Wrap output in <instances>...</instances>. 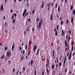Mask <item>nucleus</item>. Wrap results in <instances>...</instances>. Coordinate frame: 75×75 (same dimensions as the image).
<instances>
[{
    "label": "nucleus",
    "instance_id": "nucleus-1",
    "mask_svg": "<svg viewBox=\"0 0 75 75\" xmlns=\"http://www.w3.org/2000/svg\"><path fill=\"white\" fill-rule=\"evenodd\" d=\"M11 50H8L7 51L6 55H7V57H8V58L10 57L11 56Z\"/></svg>",
    "mask_w": 75,
    "mask_h": 75
},
{
    "label": "nucleus",
    "instance_id": "nucleus-2",
    "mask_svg": "<svg viewBox=\"0 0 75 75\" xmlns=\"http://www.w3.org/2000/svg\"><path fill=\"white\" fill-rule=\"evenodd\" d=\"M42 20H41V21H40L39 23V25H38V28H40L41 26H42Z\"/></svg>",
    "mask_w": 75,
    "mask_h": 75
},
{
    "label": "nucleus",
    "instance_id": "nucleus-3",
    "mask_svg": "<svg viewBox=\"0 0 75 75\" xmlns=\"http://www.w3.org/2000/svg\"><path fill=\"white\" fill-rule=\"evenodd\" d=\"M4 9L3 6V4H1V7H0V10H1V11H3Z\"/></svg>",
    "mask_w": 75,
    "mask_h": 75
},
{
    "label": "nucleus",
    "instance_id": "nucleus-4",
    "mask_svg": "<svg viewBox=\"0 0 75 75\" xmlns=\"http://www.w3.org/2000/svg\"><path fill=\"white\" fill-rule=\"evenodd\" d=\"M26 13V10L25 9V10H24V11L23 12V16L24 17L25 14V13Z\"/></svg>",
    "mask_w": 75,
    "mask_h": 75
},
{
    "label": "nucleus",
    "instance_id": "nucleus-5",
    "mask_svg": "<svg viewBox=\"0 0 75 75\" xmlns=\"http://www.w3.org/2000/svg\"><path fill=\"white\" fill-rule=\"evenodd\" d=\"M14 47H15V44H14V43H13V45L12 46V51H13L14 48Z\"/></svg>",
    "mask_w": 75,
    "mask_h": 75
},
{
    "label": "nucleus",
    "instance_id": "nucleus-6",
    "mask_svg": "<svg viewBox=\"0 0 75 75\" xmlns=\"http://www.w3.org/2000/svg\"><path fill=\"white\" fill-rule=\"evenodd\" d=\"M67 61V57H66V56H65V58L64 59V64L65 65V64H66V61Z\"/></svg>",
    "mask_w": 75,
    "mask_h": 75
},
{
    "label": "nucleus",
    "instance_id": "nucleus-7",
    "mask_svg": "<svg viewBox=\"0 0 75 75\" xmlns=\"http://www.w3.org/2000/svg\"><path fill=\"white\" fill-rule=\"evenodd\" d=\"M37 48V47L36 46V45H35L34 46V47L33 49V51H36Z\"/></svg>",
    "mask_w": 75,
    "mask_h": 75
},
{
    "label": "nucleus",
    "instance_id": "nucleus-8",
    "mask_svg": "<svg viewBox=\"0 0 75 75\" xmlns=\"http://www.w3.org/2000/svg\"><path fill=\"white\" fill-rule=\"evenodd\" d=\"M9 58L8 57H7V55L6 56L5 58V60L6 61L9 59Z\"/></svg>",
    "mask_w": 75,
    "mask_h": 75
},
{
    "label": "nucleus",
    "instance_id": "nucleus-9",
    "mask_svg": "<svg viewBox=\"0 0 75 75\" xmlns=\"http://www.w3.org/2000/svg\"><path fill=\"white\" fill-rule=\"evenodd\" d=\"M53 16L52 14H51L50 16V20L52 21V20H53Z\"/></svg>",
    "mask_w": 75,
    "mask_h": 75
},
{
    "label": "nucleus",
    "instance_id": "nucleus-10",
    "mask_svg": "<svg viewBox=\"0 0 75 75\" xmlns=\"http://www.w3.org/2000/svg\"><path fill=\"white\" fill-rule=\"evenodd\" d=\"M46 70H47V74H49V70L48 69V68H46Z\"/></svg>",
    "mask_w": 75,
    "mask_h": 75
},
{
    "label": "nucleus",
    "instance_id": "nucleus-11",
    "mask_svg": "<svg viewBox=\"0 0 75 75\" xmlns=\"http://www.w3.org/2000/svg\"><path fill=\"white\" fill-rule=\"evenodd\" d=\"M64 34H65V33L63 30H62V35L64 36Z\"/></svg>",
    "mask_w": 75,
    "mask_h": 75
},
{
    "label": "nucleus",
    "instance_id": "nucleus-12",
    "mask_svg": "<svg viewBox=\"0 0 75 75\" xmlns=\"http://www.w3.org/2000/svg\"><path fill=\"white\" fill-rule=\"evenodd\" d=\"M73 20H74L73 18V17H71V23H72H72H73Z\"/></svg>",
    "mask_w": 75,
    "mask_h": 75
},
{
    "label": "nucleus",
    "instance_id": "nucleus-13",
    "mask_svg": "<svg viewBox=\"0 0 75 75\" xmlns=\"http://www.w3.org/2000/svg\"><path fill=\"white\" fill-rule=\"evenodd\" d=\"M5 55H3L2 56H1V59H4L5 58Z\"/></svg>",
    "mask_w": 75,
    "mask_h": 75
},
{
    "label": "nucleus",
    "instance_id": "nucleus-14",
    "mask_svg": "<svg viewBox=\"0 0 75 75\" xmlns=\"http://www.w3.org/2000/svg\"><path fill=\"white\" fill-rule=\"evenodd\" d=\"M64 44H65V47H67V41H64Z\"/></svg>",
    "mask_w": 75,
    "mask_h": 75
},
{
    "label": "nucleus",
    "instance_id": "nucleus-15",
    "mask_svg": "<svg viewBox=\"0 0 75 75\" xmlns=\"http://www.w3.org/2000/svg\"><path fill=\"white\" fill-rule=\"evenodd\" d=\"M52 69H54V68L55 67V65H54V64H52Z\"/></svg>",
    "mask_w": 75,
    "mask_h": 75
},
{
    "label": "nucleus",
    "instance_id": "nucleus-16",
    "mask_svg": "<svg viewBox=\"0 0 75 75\" xmlns=\"http://www.w3.org/2000/svg\"><path fill=\"white\" fill-rule=\"evenodd\" d=\"M72 14H75V8L74 10H73Z\"/></svg>",
    "mask_w": 75,
    "mask_h": 75
},
{
    "label": "nucleus",
    "instance_id": "nucleus-17",
    "mask_svg": "<svg viewBox=\"0 0 75 75\" xmlns=\"http://www.w3.org/2000/svg\"><path fill=\"white\" fill-rule=\"evenodd\" d=\"M38 23H37V25H36V28H37V29H38V28H39V27H38Z\"/></svg>",
    "mask_w": 75,
    "mask_h": 75
},
{
    "label": "nucleus",
    "instance_id": "nucleus-18",
    "mask_svg": "<svg viewBox=\"0 0 75 75\" xmlns=\"http://www.w3.org/2000/svg\"><path fill=\"white\" fill-rule=\"evenodd\" d=\"M74 47L73 45H72L71 48V51H73L74 49Z\"/></svg>",
    "mask_w": 75,
    "mask_h": 75
},
{
    "label": "nucleus",
    "instance_id": "nucleus-19",
    "mask_svg": "<svg viewBox=\"0 0 75 75\" xmlns=\"http://www.w3.org/2000/svg\"><path fill=\"white\" fill-rule=\"evenodd\" d=\"M73 6H71V8H70V10H73Z\"/></svg>",
    "mask_w": 75,
    "mask_h": 75
},
{
    "label": "nucleus",
    "instance_id": "nucleus-20",
    "mask_svg": "<svg viewBox=\"0 0 75 75\" xmlns=\"http://www.w3.org/2000/svg\"><path fill=\"white\" fill-rule=\"evenodd\" d=\"M33 60H31L30 61V63H31V65H32L33 64Z\"/></svg>",
    "mask_w": 75,
    "mask_h": 75
},
{
    "label": "nucleus",
    "instance_id": "nucleus-21",
    "mask_svg": "<svg viewBox=\"0 0 75 75\" xmlns=\"http://www.w3.org/2000/svg\"><path fill=\"white\" fill-rule=\"evenodd\" d=\"M28 14H29V13H26V15H25V16L24 17V18H25V17H26L27 16H28Z\"/></svg>",
    "mask_w": 75,
    "mask_h": 75
},
{
    "label": "nucleus",
    "instance_id": "nucleus-22",
    "mask_svg": "<svg viewBox=\"0 0 75 75\" xmlns=\"http://www.w3.org/2000/svg\"><path fill=\"white\" fill-rule=\"evenodd\" d=\"M21 59L22 60H23V59L24 58V57H22V55H21Z\"/></svg>",
    "mask_w": 75,
    "mask_h": 75
},
{
    "label": "nucleus",
    "instance_id": "nucleus-23",
    "mask_svg": "<svg viewBox=\"0 0 75 75\" xmlns=\"http://www.w3.org/2000/svg\"><path fill=\"white\" fill-rule=\"evenodd\" d=\"M44 7V4H42L41 8H43Z\"/></svg>",
    "mask_w": 75,
    "mask_h": 75
},
{
    "label": "nucleus",
    "instance_id": "nucleus-24",
    "mask_svg": "<svg viewBox=\"0 0 75 75\" xmlns=\"http://www.w3.org/2000/svg\"><path fill=\"white\" fill-rule=\"evenodd\" d=\"M51 4V2H50L49 4H47V6L48 7H50V4Z\"/></svg>",
    "mask_w": 75,
    "mask_h": 75
},
{
    "label": "nucleus",
    "instance_id": "nucleus-25",
    "mask_svg": "<svg viewBox=\"0 0 75 75\" xmlns=\"http://www.w3.org/2000/svg\"><path fill=\"white\" fill-rule=\"evenodd\" d=\"M16 21V20H13L12 21L13 23V24L15 23Z\"/></svg>",
    "mask_w": 75,
    "mask_h": 75
},
{
    "label": "nucleus",
    "instance_id": "nucleus-26",
    "mask_svg": "<svg viewBox=\"0 0 75 75\" xmlns=\"http://www.w3.org/2000/svg\"><path fill=\"white\" fill-rule=\"evenodd\" d=\"M35 12V10H33V11H32V13L33 14H34Z\"/></svg>",
    "mask_w": 75,
    "mask_h": 75
},
{
    "label": "nucleus",
    "instance_id": "nucleus-27",
    "mask_svg": "<svg viewBox=\"0 0 75 75\" xmlns=\"http://www.w3.org/2000/svg\"><path fill=\"white\" fill-rule=\"evenodd\" d=\"M55 34L57 36L58 35V32L57 31H56V32H55Z\"/></svg>",
    "mask_w": 75,
    "mask_h": 75
},
{
    "label": "nucleus",
    "instance_id": "nucleus-28",
    "mask_svg": "<svg viewBox=\"0 0 75 75\" xmlns=\"http://www.w3.org/2000/svg\"><path fill=\"white\" fill-rule=\"evenodd\" d=\"M60 8L59 7V6L58 7V12H59L60 11Z\"/></svg>",
    "mask_w": 75,
    "mask_h": 75
},
{
    "label": "nucleus",
    "instance_id": "nucleus-29",
    "mask_svg": "<svg viewBox=\"0 0 75 75\" xmlns=\"http://www.w3.org/2000/svg\"><path fill=\"white\" fill-rule=\"evenodd\" d=\"M55 52V51L54 50H53V57H54V53Z\"/></svg>",
    "mask_w": 75,
    "mask_h": 75
},
{
    "label": "nucleus",
    "instance_id": "nucleus-30",
    "mask_svg": "<svg viewBox=\"0 0 75 75\" xmlns=\"http://www.w3.org/2000/svg\"><path fill=\"white\" fill-rule=\"evenodd\" d=\"M71 56H70V54H69V57L68 58V59H69V60H71Z\"/></svg>",
    "mask_w": 75,
    "mask_h": 75
},
{
    "label": "nucleus",
    "instance_id": "nucleus-31",
    "mask_svg": "<svg viewBox=\"0 0 75 75\" xmlns=\"http://www.w3.org/2000/svg\"><path fill=\"white\" fill-rule=\"evenodd\" d=\"M30 51H29V52H28V54H27L28 55V56H29L30 55Z\"/></svg>",
    "mask_w": 75,
    "mask_h": 75
},
{
    "label": "nucleus",
    "instance_id": "nucleus-32",
    "mask_svg": "<svg viewBox=\"0 0 75 75\" xmlns=\"http://www.w3.org/2000/svg\"><path fill=\"white\" fill-rule=\"evenodd\" d=\"M31 41H32V40H30L29 41V45H30V44H31Z\"/></svg>",
    "mask_w": 75,
    "mask_h": 75
},
{
    "label": "nucleus",
    "instance_id": "nucleus-33",
    "mask_svg": "<svg viewBox=\"0 0 75 75\" xmlns=\"http://www.w3.org/2000/svg\"><path fill=\"white\" fill-rule=\"evenodd\" d=\"M26 6L27 7H29V3H27V4H26Z\"/></svg>",
    "mask_w": 75,
    "mask_h": 75
},
{
    "label": "nucleus",
    "instance_id": "nucleus-34",
    "mask_svg": "<svg viewBox=\"0 0 75 75\" xmlns=\"http://www.w3.org/2000/svg\"><path fill=\"white\" fill-rule=\"evenodd\" d=\"M70 56L71 58V55H72V52L71 51V52H70Z\"/></svg>",
    "mask_w": 75,
    "mask_h": 75
},
{
    "label": "nucleus",
    "instance_id": "nucleus-35",
    "mask_svg": "<svg viewBox=\"0 0 75 75\" xmlns=\"http://www.w3.org/2000/svg\"><path fill=\"white\" fill-rule=\"evenodd\" d=\"M39 21V18H37V20H36V21L38 22V21Z\"/></svg>",
    "mask_w": 75,
    "mask_h": 75
},
{
    "label": "nucleus",
    "instance_id": "nucleus-36",
    "mask_svg": "<svg viewBox=\"0 0 75 75\" xmlns=\"http://www.w3.org/2000/svg\"><path fill=\"white\" fill-rule=\"evenodd\" d=\"M58 59H59V58H58V57H56V60H57V62H58Z\"/></svg>",
    "mask_w": 75,
    "mask_h": 75
},
{
    "label": "nucleus",
    "instance_id": "nucleus-37",
    "mask_svg": "<svg viewBox=\"0 0 75 75\" xmlns=\"http://www.w3.org/2000/svg\"><path fill=\"white\" fill-rule=\"evenodd\" d=\"M14 18V15H13L12 16L11 18L12 19V20H13Z\"/></svg>",
    "mask_w": 75,
    "mask_h": 75
},
{
    "label": "nucleus",
    "instance_id": "nucleus-38",
    "mask_svg": "<svg viewBox=\"0 0 75 75\" xmlns=\"http://www.w3.org/2000/svg\"><path fill=\"white\" fill-rule=\"evenodd\" d=\"M5 50H8V47H5Z\"/></svg>",
    "mask_w": 75,
    "mask_h": 75
},
{
    "label": "nucleus",
    "instance_id": "nucleus-39",
    "mask_svg": "<svg viewBox=\"0 0 75 75\" xmlns=\"http://www.w3.org/2000/svg\"><path fill=\"white\" fill-rule=\"evenodd\" d=\"M59 66H60V67H61V66L62 65V63H61V62H59Z\"/></svg>",
    "mask_w": 75,
    "mask_h": 75
},
{
    "label": "nucleus",
    "instance_id": "nucleus-40",
    "mask_svg": "<svg viewBox=\"0 0 75 75\" xmlns=\"http://www.w3.org/2000/svg\"><path fill=\"white\" fill-rule=\"evenodd\" d=\"M34 74H35V75H37V71H35Z\"/></svg>",
    "mask_w": 75,
    "mask_h": 75
},
{
    "label": "nucleus",
    "instance_id": "nucleus-41",
    "mask_svg": "<svg viewBox=\"0 0 75 75\" xmlns=\"http://www.w3.org/2000/svg\"><path fill=\"white\" fill-rule=\"evenodd\" d=\"M27 44H26V47H25V49H27Z\"/></svg>",
    "mask_w": 75,
    "mask_h": 75
},
{
    "label": "nucleus",
    "instance_id": "nucleus-42",
    "mask_svg": "<svg viewBox=\"0 0 75 75\" xmlns=\"http://www.w3.org/2000/svg\"><path fill=\"white\" fill-rule=\"evenodd\" d=\"M15 68H13V73L15 72Z\"/></svg>",
    "mask_w": 75,
    "mask_h": 75
},
{
    "label": "nucleus",
    "instance_id": "nucleus-43",
    "mask_svg": "<svg viewBox=\"0 0 75 75\" xmlns=\"http://www.w3.org/2000/svg\"><path fill=\"white\" fill-rule=\"evenodd\" d=\"M57 3H56V4L55 6V8H57Z\"/></svg>",
    "mask_w": 75,
    "mask_h": 75
},
{
    "label": "nucleus",
    "instance_id": "nucleus-44",
    "mask_svg": "<svg viewBox=\"0 0 75 75\" xmlns=\"http://www.w3.org/2000/svg\"><path fill=\"white\" fill-rule=\"evenodd\" d=\"M13 15H14V16H15V17H16L17 16V15L16 14H15V13H14V14H13Z\"/></svg>",
    "mask_w": 75,
    "mask_h": 75
},
{
    "label": "nucleus",
    "instance_id": "nucleus-45",
    "mask_svg": "<svg viewBox=\"0 0 75 75\" xmlns=\"http://www.w3.org/2000/svg\"><path fill=\"white\" fill-rule=\"evenodd\" d=\"M63 21L61 22V25H62L63 24Z\"/></svg>",
    "mask_w": 75,
    "mask_h": 75
},
{
    "label": "nucleus",
    "instance_id": "nucleus-46",
    "mask_svg": "<svg viewBox=\"0 0 75 75\" xmlns=\"http://www.w3.org/2000/svg\"><path fill=\"white\" fill-rule=\"evenodd\" d=\"M5 33H8V30H5Z\"/></svg>",
    "mask_w": 75,
    "mask_h": 75
},
{
    "label": "nucleus",
    "instance_id": "nucleus-47",
    "mask_svg": "<svg viewBox=\"0 0 75 75\" xmlns=\"http://www.w3.org/2000/svg\"><path fill=\"white\" fill-rule=\"evenodd\" d=\"M19 50L21 51L22 50V48L21 47H19Z\"/></svg>",
    "mask_w": 75,
    "mask_h": 75
},
{
    "label": "nucleus",
    "instance_id": "nucleus-48",
    "mask_svg": "<svg viewBox=\"0 0 75 75\" xmlns=\"http://www.w3.org/2000/svg\"><path fill=\"white\" fill-rule=\"evenodd\" d=\"M25 52V50H23V54H24Z\"/></svg>",
    "mask_w": 75,
    "mask_h": 75
},
{
    "label": "nucleus",
    "instance_id": "nucleus-49",
    "mask_svg": "<svg viewBox=\"0 0 75 75\" xmlns=\"http://www.w3.org/2000/svg\"><path fill=\"white\" fill-rule=\"evenodd\" d=\"M57 30H59V26L58 25L57 26Z\"/></svg>",
    "mask_w": 75,
    "mask_h": 75
},
{
    "label": "nucleus",
    "instance_id": "nucleus-50",
    "mask_svg": "<svg viewBox=\"0 0 75 75\" xmlns=\"http://www.w3.org/2000/svg\"><path fill=\"white\" fill-rule=\"evenodd\" d=\"M44 73H45L44 71H43V72H42V75H44Z\"/></svg>",
    "mask_w": 75,
    "mask_h": 75
},
{
    "label": "nucleus",
    "instance_id": "nucleus-51",
    "mask_svg": "<svg viewBox=\"0 0 75 75\" xmlns=\"http://www.w3.org/2000/svg\"><path fill=\"white\" fill-rule=\"evenodd\" d=\"M69 33H70V35H71V30L69 31Z\"/></svg>",
    "mask_w": 75,
    "mask_h": 75
},
{
    "label": "nucleus",
    "instance_id": "nucleus-52",
    "mask_svg": "<svg viewBox=\"0 0 75 75\" xmlns=\"http://www.w3.org/2000/svg\"><path fill=\"white\" fill-rule=\"evenodd\" d=\"M38 50H37V54H36V55H38Z\"/></svg>",
    "mask_w": 75,
    "mask_h": 75
},
{
    "label": "nucleus",
    "instance_id": "nucleus-53",
    "mask_svg": "<svg viewBox=\"0 0 75 75\" xmlns=\"http://www.w3.org/2000/svg\"><path fill=\"white\" fill-rule=\"evenodd\" d=\"M25 67H23V70L25 71Z\"/></svg>",
    "mask_w": 75,
    "mask_h": 75
},
{
    "label": "nucleus",
    "instance_id": "nucleus-54",
    "mask_svg": "<svg viewBox=\"0 0 75 75\" xmlns=\"http://www.w3.org/2000/svg\"><path fill=\"white\" fill-rule=\"evenodd\" d=\"M18 1H19V2H21V1H23V0H18Z\"/></svg>",
    "mask_w": 75,
    "mask_h": 75
},
{
    "label": "nucleus",
    "instance_id": "nucleus-55",
    "mask_svg": "<svg viewBox=\"0 0 75 75\" xmlns=\"http://www.w3.org/2000/svg\"><path fill=\"white\" fill-rule=\"evenodd\" d=\"M5 18H6V17H5V16H4V17H3L4 20H5Z\"/></svg>",
    "mask_w": 75,
    "mask_h": 75
},
{
    "label": "nucleus",
    "instance_id": "nucleus-56",
    "mask_svg": "<svg viewBox=\"0 0 75 75\" xmlns=\"http://www.w3.org/2000/svg\"><path fill=\"white\" fill-rule=\"evenodd\" d=\"M19 72V71H17L16 73V75H17V74H18Z\"/></svg>",
    "mask_w": 75,
    "mask_h": 75
},
{
    "label": "nucleus",
    "instance_id": "nucleus-57",
    "mask_svg": "<svg viewBox=\"0 0 75 75\" xmlns=\"http://www.w3.org/2000/svg\"><path fill=\"white\" fill-rule=\"evenodd\" d=\"M75 53L74 52L72 56L74 57V55Z\"/></svg>",
    "mask_w": 75,
    "mask_h": 75
},
{
    "label": "nucleus",
    "instance_id": "nucleus-58",
    "mask_svg": "<svg viewBox=\"0 0 75 75\" xmlns=\"http://www.w3.org/2000/svg\"><path fill=\"white\" fill-rule=\"evenodd\" d=\"M68 20H67V23L68 24Z\"/></svg>",
    "mask_w": 75,
    "mask_h": 75
},
{
    "label": "nucleus",
    "instance_id": "nucleus-59",
    "mask_svg": "<svg viewBox=\"0 0 75 75\" xmlns=\"http://www.w3.org/2000/svg\"><path fill=\"white\" fill-rule=\"evenodd\" d=\"M29 30V28H27V29L26 30V31H28Z\"/></svg>",
    "mask_w": 75,
    "mask_h": 75
},
{
    "label": "nucleus",
    "instance_id": "nucleus-60",
    "mask_svg": "<svg viewBox=\"0 0 75 75\" xmlns=\"http://www.w3.org/2000/svg\"><path fill=\"white\" fill-rule=\"evenodd\" d=\"M69 40H70V39L71 38L70 37V36L69 35Z\"/></svg>",
    "mask_w": 75,
    "mask_h": 75
},
{
    "label": "nucleus",
    "instance_id": "nucleus-61",
    "mask_svg": "<svg viewBox=\"0 0 75 75\" xmlns=\"http://www.w3.org/2000/svg\"><path fill=\"white\" fill-rule=\"evenodd\" d=\"M58 64H56V68H57V67H58Z\"/></svg>",
    "mask_w": 75,
    "mask_h": 75
},
{
    "label": "nucleus",
    "instance_id": "nucleus-62",
    "mask_svg": "<svg viewBox=\"0 0 75 75\" xmlns=\"http://www.w3.org/2000/svg\"><path fill=\"white\" fill-rule=\"evenodd\" d=\"M30 21V19H28V21Z\"/></svg>",
    "mask_w": 75,
    "mask_h": 75
},
{
    "label": "nucleus",
    "instance_id": "nucleus-63",
    "mask_svg": "<svg viewBox=\"0 0 75 75\" xmlns=\"http://www.w3.org/2000/svg\"><path fill=\"white\" fill-rule=\"evenodd\" d=\"M67 71V69L66 68L65 69V72H66Z\"/></svg>",
    "mask_w": 75,
    "mask_h": 75
},
{
    "label": "nucleus",
    "instance_id": "nucleus-64",
    "mask_svg": "<svg viewBox=\"0 0 75 75\" xmlns=\"http://www.w3.org/2000/svg\"><path fill=\"white\" fill-rule=\"evenodd\" d=\"M13 10H11V13H13Z\"/></svg>",
    "mask_w": 75,
    "mask_h": 75
}]
</instances>
